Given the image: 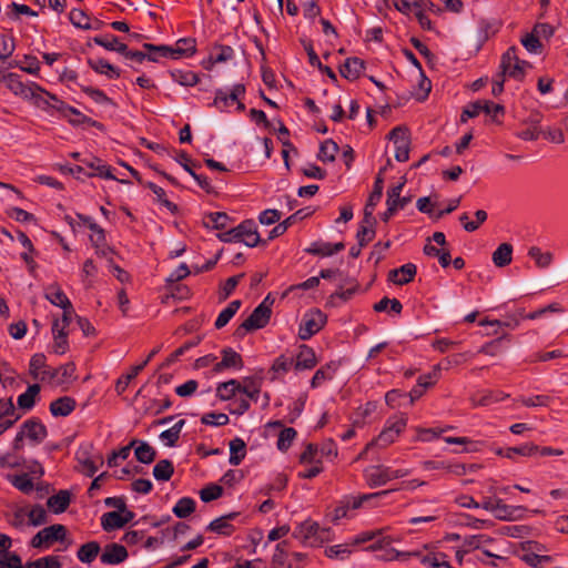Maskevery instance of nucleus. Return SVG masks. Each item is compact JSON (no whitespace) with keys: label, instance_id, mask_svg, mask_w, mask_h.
Here are the masks:
<instances>
[{"label":"nucleus","instance_id":"1","mask_svg":"<svg viewBox=\"0 0 568 568\" xmlns=\"http://www.w3.org/2000/svg\"><path fill=\"white\" fill-rule=\"evenodd\" d=\"M29 372L34 379L55 386L69 385L75 378V365L73 363L52 368L47 365L43 354H34L31 357Z\"/></svg>","mask_w":568,"mask_h":568},{"label":"nucleus","instance_id":"2","mask_svg":"<svg viewBox=\"0 0 568 568\" xmlns=\"http://www.w3.org/2000/svg\"><path fill=\"white\" fill-rule=\"evenodd\" d=\"M6 87L16 95L30 101L41 109L55 108L58 98L34 82L24 83L16 73L6 79Z\"/></svg>","mask_w":568,"mask_h":568},{"label":"nucleus","instance_id":"3","mask_svg":"<svg viewBox=\"0 0 568 568\" xmlns=\"http://www.w3.org/2000/svg\"><path fill=\"white\" fill-rule=\"evenodd\" d=\"M373 536L374 535H371L367 538H356L352 544H339L331 546L325 549V554L329 558L344 559L353 551L355 546L371 541V544L365 547V550L377 552L376 557L378 559L393 560L398 556V552L390 548L388 542H386L384 539L373 540Z\"/></svg>","mask_w":568,"mask_h":568},{"label":"nucleus","instance_id":"4","mask_svg":"<svg viewBox=\"0 0 568 568\" xmlns=\"http://www.w3.org/2000/svg\"><path fill=\"white\" fill-rule=\"evenodd\" d=\"M22 471L16 475H7V480L23 494L33 491L44 475L42 465L37 460H28L22 467Z\"/></svg>","mask_w":568,"mask_h":568},{"label":"nucleus","instance_id":"5","mask_svg":"<svg viewBox=\"0 0 568 568\" xmlns=\"http://www.w3.org/2000/svg\"><path fill=\"white\" fill-rule=\"evenodd\" d=\"M245 95V87L241 83H234L230 87L215 90L213 106L221 112L231 113L233 111H243L245 109L242 99Z\"/></svg>","mask_w":568,"mask_h":568},{"label":"nucleus","instance_id":"6","mask_svg":"<svg viewBox=\"0 0 568 568\" xmlns=\"http://www.w3.org/2000/svg\"><path fill=\"white\" fill-rule=\"evenodd\" d=\"M220 241L225 243H243L248 247H254L260 241L255 224L246 221L229 231L217 234Z\"/></svg>","mask_w":568,"mask_h":568},{"label":"nucleus","instance_id":"7","mask_svg":"<svg viewBox=\"0 0 568 568\" xmlns=\"http://www.w3.org/2000/svg\"><path fill=\"white\" fill-rule=\"evenodd\" d=\"M406 425L407 417L405 415L388 418L379 435L368 443L366 449L368 450L373 447L384 448L393 444L405 429Z\"/></svg>","mask_w":568,"mask_h":568},{"label":"nucleus","instance_id":"8","mask_svg":"<svg viewBox=\"0 0 568 568\" xmlns=\"http://www.w3.org/2000/svg\"><path fill=\"white\" fill-rule=\"evenodd\" d=\"M47 437L45 426L37 419L26 420L19 428L13 442L12 448L20 450L23 447L24 440L32 445L40 444Z\"/></svg>","mask_w":568,"mask_h":568},{"label":"nucleus","instance_id":"9","mask_svg":"<svg viewBox=\"0 0 568 568\" xmlns=\"http://www.w3.org/2000/svg\"><path fill=\"white\" fill-rule=\"evenodd\" d=\"M389 494V490H383L369 495H363L361 497H348L344 499L332 514H329V518L332 521L338 523L343 518H348L351 516V511L359 508L364 501L382 498Z\"/></svg>","mask_w":568,"mask_h":568},{"label":"nucleus","instance_id":"10","mask_svg":"<svg viewBox=\"0 0 568 568\" xmlns=\"http://www.w3.org/2000/svg\"><path fill=\"white\" fill-rule=\"evenodd\" d=\"M325 323L326 316L320 310L305 313L300 324L298 337L303 341L310 339L322 329Z\"/></svg>","mask_w":568,"mask_h":568},{"label":"nucleus","instance_id":"11","mask_svg":"<svg viewBox=\"0 0 568 568\" xmlns=\"http://www.w3.org/2000/svg\"><path fill=\"white\" fill-rule=\"evenodd\" d=\"M479 111H484V113L490 116L493 121H497V116L505 113V109L501 104L493 103L488 100H478L464 109L462 121L466 122L467 119L477 116Z\"/></svg>","mask_w":568,"mask_h":568},{"label":"nucleus","instance_id":"12","mask_svg":"<svg viewBox=\"0 0 568 568\" xmlns=\"http://www.w3.org/2000/svg\"><path fill=\"white\" fill-rule=\"evenodd\" d=\"M146 48L160 52L164 58L179 59L192 55L195 52V42L193 39H180L174 47L148 44Z\"/></svg>","mask_w":568,"mask_h":568},{"label":"nucleus","instance_id":"13","mask_svg":"<svg viewBox=\"0 0 568 568\" xmlns=\"http://www.w3.org/2000/svg\"><path fill=\"white\" fill-rule=\"evenodd\" d=\"M271 304L270 297L267 296L244 321L242 327L246 331L257 329L264 327L271 317Z\"/></svg>","mask_w":568,"mask_h":568},{"label":"nucleus","instance_id":"14","mask_svg":"<svg viewBox=\"0 0 568 568\" xmlns=\"http://www.w3.org/2000/svg\"><path fill=\"white\" fill-rule=\"evenodd\" d=\"M483 507L491 513L496 518L501 520H515L523 511L521 507H511L505 505L498 498H489L484 501Z\"/></svg>","mask_w":568,"mask_h":568},{"label":"nucleus","instance_id":"15","mask_svg":"<svg viewBox=\"0 0 568 568\" xmlns=\"http://www.w3.org/2000/svg\"><path fill=\"white\" fill-rule=\"evenodd\" d=\"M389 140L394 145L395 159L405 162L409 156V135L405 128L397 126L389 133Z\"/></svg>","mask_w":568,"mask_h":568},{"label":"nucleus","instance_id":"16","mask_svg":"<svg viewBox=\"0 0 568 568\" xmlns=\"http://www.w3.org/2000/svg\"><path fill=\"white\" fill-rule=\"evenodd\" d=\"M365 476L371 486H381L392 480L405 476L404 471L393 470L384 466H372L365 470Z\"/></svg>","mask_w":568,"mask_h":568},{"label":"nucleus","instance_id":"17","mask_svg":"<svg viewBox=\"0 0 568 568\" xmlns=\"http://www.w3.org/2000/svg\"><path fill=\"white\" fill-rule=\"evenodd\" d=\"M133 514L128 508L112 509L101 517V523L104 529H121L131 521Z\"/></svg>","mask_w":568,"mask_h":568},{"label":"nucleus","instance_id":"18","mask_svg":"<svg viewBox=\"0 0 568 568\" xmlns=\"http://www.w3.org/2000/svg\"><path fill=\"white\" fill-rule=\"evenodd\" d=\"M528 63L521 61L517 58L515 50L509 49L504 55L501 60L503 72L509 77L519 79L521 78L526 69L528 68Z\"/></svg>","mask_w":568,"mask_h":568},{"label":"nucleus","instance_id":"19","mask_svg":"<svg viewBox=\"0 0 568 568\" xmlns=\"http://www.w3.org/2000/svg\"><path fill=\"white\" fill-rule=\"evenodd\" d=\"M129 554L124 546L112 542L104 546L100 556L104 565H118L126 560Z\"/></svg>","mask_w":568,"mask_h":568},{"label":"nucleus","instance_id":"20","mask_svg":"<svg viewBox=\"0 0 568 568\" xmlns=\"http://www.w3.org/2000/svg\"><path fill=\"white\" fill-rule=\"evenodd\" d=\"M81 162L87 168H90L91 170H93L92 173L88 174L89 176L98 175V176L109 179V180H118L121 183H129L124 179H118L112 173L110 166L105 165L101 160H99L97 158H85V159H82Z\"/></svg>","mask_w":568,"mask_h":568},{"label":"nucleus","instance_id":"21","mask_svg":"<svg viewBox=\"0 0 568 568\" xmlns=\"http://www.w3.org/2000/svg\"><path fill=\"white\" fill-rule=\"evenodd\" d=\"M317 364V357L313 348L301 345L295 356L294 367L296 371L312 369Z\"/></svg>","mask_w":568,"mask_h":568},{"label":"nucleus","instance_id":"22","mask_svg":"<svg viewBox=\"0 0 568 568\" xmlns=\"http://www.w3.org/2000/svg\"><path fill=\"white\" fill-rule=\"evenodd\" d=\"M519 558L531 567H541L551 562L552 558L548 555L538 554L532 549L531 542L523 547Z\"/></svg>","mask_w":568,"mask_h":568},{"label":"nucleus","instance_id":"23","mask_svg":"<svg viewBox=\"0 0 568 568\" xmlns=\"http://www.w3.org/2000/svg\"><path fill=\"white\" fill-rule=\"evenodd\" d=\"M90 241L97 250V254L101 256H108L111 248L105 245L104 231L95 223L90 222Z\"/></svg>","mask_w":568,"mask_h":568},{"label":"nucleus","instance_id":"24","mask_svg":"<svg viewBox=\"0 0 568 568\" xmlns=\"http://www.w3.org/2000/svg\"><path fill=\"white\" fill-rule=\"evenodd\" d=\"M51 331L53 336V352L59 355L64 354L69 348L68 331L60 327V321L53 322Z\"/></svg>","mask_w":568,"mask_h":568},{"label":"nucleus","instance_id":"25","mask_svg":"<svg viewBox=\"0 0 568 568\" xmlns=\"http://www.w3.org/2000/svg\"><path fill=\"white\" fill-rule=\"evenodd\" d=\"M416 274V265L413 263H407L400 266L399 268L393 270L389 272L388 278L394 284L404 285L409 283Z\"/></svg>","mask_w":568,"mask_h":568},{"label":"nucleus","instance_id":"26","mask_svg":"<svg viewBox=\"0 0 568 568\" xmlns=\"http://www.w3.org/2000/svg\"><path fill=\"white\" fill-rule=\"evenodd\" d=\"M538 453V446L532 443H526L518 447H508L506 449L498 448L496 449V454L508 459H514L516 455H521L526 457H530Z\"/></svg>","mask_w":568,"mask_h":568},{"label":"nucleus","instance_id":"27","mask_svg":"<svg viewBox=\"0 0 568 568\" xmlns=\"http://www.w3.org/2000/svg\"><path fill=\"white\" fill-rule=\"evenodd\" d=\"M158 353V349H153L149 356L146 357V359L144 362H142L141 364L132 367L131 372L124 376H122L121 378L118 379L116 384H115V390L118 392V394H122L124 393V390L128 388L129 384L131 383V381L133 378L136 377V375L145 367V365L150 362V359Z\"/></svg>","mask_w":568,"mask_h":568},{"label":"nucleus","instance_id":"28","mask_svg":"<svg viewBox=\"0 0 568 568\" xmlns=\"http://www.w3.org/2000/svg\"><path fill=\"white\" fill-rule=\"evenodd\" d=\"M343 248L344 244L342 242L332 244L328 242L317 241L312 243L310 247L306 248V252L314 255L331 256Z\"/></svg>","mask_w":568,"mask_h":568},{"label":"nucleus","instance_id":"29","mask_svg":"<svg viewBox=\"0 0 568 568\" xmlns=\"http://www.w3.org/2000/svg\"><path fill=\"white\" fill-rule=\"evenodd\" d=\"M405 182H402L393 186L387 193V206H389V213H394L398 209H403L409 201L408 197H402V190Z\"/></svg>","mask_w":568,"mask_h":568},{"label":"nucleus","instance_id":"30","mask_svg":"<svg viewBox=\"0 0 568 568\" xmlns=\"http://www.w3.org/2000/svg\"><path fill=\"white\" fill-rule=\"evenodd\" d=\"M341 74L347 80H356L364 71V63L358 58H348L341 67Z\"/></svg>","mask_w":568,"mask_h":568},{"label":"nucleus","instance_id":"31","mask_svg":"<svg viewBox=\"0 0 568 568\" xmlns=\"http://www.w3.org/2000/svg\"><path fill=\"white\" fill-rule=\"evenodd\" d=\"M44 297L54 306L60 308L69 307L71 305L70 300L64 292L55 284L49 285L45 288Z\"/></svg>","mask_w":568,"mask_h":568},{"label":"nucleus","instance_id":"32","mask_svg":"<svg viewBox=\"0 0 568 568\" xmlns=\"http://www.w3.org/2000/svg\"><path fill=\"white\" fill-rule=\"evenodd\" d=\"M40 386L38 384L30 385L27 390L17 398L18 407L23 410H30L36 405L39 397Z\"/></svg>","mask_w":568,"mask_h":568},{"label":"nucleus","instance_id":"33","mask_svg":"<svg viewBox=\"0 0 568 568\" xmlns=\"http://www.w3.org/2000/svg\"><path fill=\"white\" fill-rule=\"evenodd\" d=\"M89 65L97 73L103 74L109 79H116L120 77V70L103 59H91L89 60Z\"/></svg>","mask_w":568,"mask_h":568},{"label":"nucleus","instance_id":"34","mask_svg":"<svg viewBox=\"0 0 568 568\" xmlns=\"http://www.w3.org/2000/svg\"><path fill=\"white\" fill-rule=\"evenodd\" d=\"M75 406V402L71 397H60L51 403L50 412L55 417L68 416Z\"/></svg>","mask_w":568,"mask_h":568},{"label":"nucleus","instance_id":"35","mask_svg":"<svg viewBox=\"0 0 568 568\" xmlns=\"http://www.w3.org/2000/svg\"><path fill=\"white\" fill-rule=\"evenodd\" d=\"M70 504V493L68 490H60L58 494L48 499V508L54 514H60L67 509Z\"/></svg>","mask_w":568,"mask_h":568},{"label":"nucleus","instance_id":"36","mask_svg":"<svg viewBox=\"0 0 568 568\" xmlns=\"http://www.w3.org/2000/svg\"><path fill=\"white\" fill-rule=\"evenodd\" d=\"M84 93L104 111H111L114 108L113 101L106 94L95 88L87 87L83 89Z\"/></svg>","mask_w":568,"mask_h":568},{"label":"nucleus","instance_id":"37","mask_svg":"<svg viewBox=\"0 0 568 568\" xmlns=\"http://www.w3.org/2000/svg\"><path fill=\"white\" fill-rule=\"evenodd\" d=\"M246 455L245 442L241 438H234L230 442V458L229 463L233 466H237L244 459Z\"/></svg>","mask_w":568,"mask_h":568},{"label":"nucleus","instance_id":"38","mask_svg":"<svg viewBox=\"0 0 568 568\" xmlns=\"http://www.w3.org/2000/svg\"><path fill=\"white\" fill-rule=\"evenodd\" d=\"M184 425H185V420L184 419H179L172 427H170L169 429L163 430L160 434V440L165 446H169V447L174 446L175 443L178 442L179 437H180L181 430L184 427Z\"/></svg>","mask_w":568,"mask_h":568},{"label":"nucleus","instance_id":"39","mask_svg":"<svg viewBox=\"0 0 568 568\" xmlns=\"http://www.w3.org/2000/svg\"><path fill=\"white\" fill-rule=\"evenodd\" d=\"M21 415L17 413V409L10 398L0 399V422H12V426L20 419Z\"/></svg>","mask_w":568,"mask_h":568},{"label":"nucleus","instance_id":"40","mask_svg":"<svg viewBox=\"0 0 568 568\" xmlns=\"http://www.w3.org/2000/svg\"><path fill=\"white\" fill-rule=\"evenodd\" d=\"M241 384L236 379H230L219 384L216 388V395L222 400H229L239 394Z\"/></svg>","mask_w":568,"mask_h":568},{"label":"nucleus","instance_id":"41","mask_svg":"<svg viewBox=\"0 0 568 568\" xmlns=\"http://www.w3.org/2000/svg\"><path fill=\"white\" fill-rule=\"evenodd\" d=\"M94 42L98 45H101L109 51H115L121 54L126 53V44L120 42L116 37H113V36L95 37Z\"/></svg>","mask_w":568,"mask_h":568},{"label":"nucleus","instance_id":"42","mask_svg":"<svg viewBox=\"0 0 568 568\" xmlns=\"http://www.w3.org/2000/svg\"><path fill=\"white\" fill-rule=\"evenodd\" d=\"M513 246L508 243L500 244L493 253V262L496 266L503 267L511 262Z\"/></svg>","mask_w":568,"mask_h":568},{"label":"nucleus","instance_id":"43","mask_svg":"<svg viewBox=\"0 0 568 568\" xmlns=\"http://www.w3.org/2000/svg\"><path fill=\"white\" fill-rule=\"evenodd\" d=\"M528 256L535 261L536 266L539 268H547L554 260L551 252H544L537 246L528 250Z\"/></svg>","mask_w":568,"mask_h":568},{"label":"nucleus","instance_id":"44","mask_svg":"<svg viewBox=\"0 0 568 568\" xmlns=\"http://www.w3.org/2000/svg\"><path fill=\"white\" fill-rule=\"evenodd\" d=\"M170 75L174 82L182 87H194L199 82V77L192 71L172 70Z\"/></svg>","mask_w":568,"mask_h":568},{"label":"nucleus","instance_id":"45","mask_svg":"<svg viewBox=\"0 0 568 568\" xmlns=\"http://www.w3.org/2000/svg\"><path fill=\"white\" fill-rule=\"evenodd\" d=\"M100 552V546L97 541H89L82 545L78 550V558L80 561L90 564Z\"/></svg>","mask_w":568,"mask_h":568},{"label":"nucleus","instance_id":"46","mask_svg":"<svg viewBox=\"0 0 568 568\" xmlns=\"http://www.w3.org/2000/svg\"><path fill=\"white\" fill-rule=\"evenodd\" d=\"M240 306H241V301L236 300V301L231 302L225 308H223L215 321V327L216 328L224 327L231 321V318L236 314Z\"/></svg>","mask_w":568,"mask_h":568},{"label":"nucleus","instance_id":"47","mask_svg":"<svg viewBox=\"0 0 568 568\" xmlns=\"http://www.w3.org/2000/svg\"><path fill=\"white\" fill-rule=\"evenodd\" d=\"M222 365H225L227 369L239 371L243 367V361L239 353L232 348H224L222 351Z\"/></svg>","mask_w":568,"mask_h":568},{"label":"nucleus","instance_id":"48","mask_svg":"<svg viewBox=\"0 0 568 568\" xmlns=\"http://www.w3.org/2000/svg\"><path fill=\"white\" fill-rule=\"evenodd\" d=\"M300 462L303 465H318L321 466L322 458L320 456V448L317 445L308 444L305 450L302 453L300 457Z\"/></svg>","mask_w":568,"mask_h":568},{"label":"nucleus","instance_id":"49","mask_svg":"<svg viewBox=\"0 0 568 568\" xmlns=\"http://www.w3.org/2000/svg\"><path fill=\"white\" fill-rule=\"evenodd\" d=\"M26 463L28 462L11 452H0V469H19Z\"/></svg>","mask_w":568,"mask_h":568},{"label":"nucleus","instance_id":"50","mask_svg":"<svg viewBox=\"0 0 568 568\" xmlns=\"http://www.w3.org/2000/svg\"><path fill=\"white\" fill-rule=\"evenodd\" d=\"M337 151V144L332 140H326L321 144L318 159L323 162H333Z\"/></svg>","mask_w":568,"mask_h":568},{"label":"nucleus","instance_id":"51","mask_svg":"<svg viewBox=\"0 0 568 568\" xmlns=\"http://www.w3.org/2000/svg\"><path fill=\"white\" fill-rule=\"evenodd\" d=\"M135 457L143 464H150L155 457L154 449L145 442L139 443L134 450Z\"/></svg>","mask_w":568,"mask_h":568},{"label":"nucleus","instance_id":"52","mask_svg":"<svg viewBox=\"0 0 568 568\" xmlns=\"http://www.w3.org/2000/svg\"><path fill=\"white\" fill-rule=\"evenodd\" d=\"M447 444H456L463 446L462 449L455 450L454 453H470L478 450V443L470 440L467 437H446Z\"/></svg>","mask_w":568,"mask_h":568},{"label":"nucleus","instance_id":"53","mask_svg":"<svg viewBox=\"0 0 568 568\" xmlns=\"http://www.w3.org/2000/svg\"><path fill=\"white\" fill-rule=\"evenodd\" d=\"M24 568H61V564L54 556H45L33 561H28Z\"/></svg>","mask_w":568,"mask_h":568},{"label":"nucleus","instance_id":"54","mask_svg":"<svg viewBox=\"0 0 568 568\" xmlns=\"http://www.w3.org/2000/svg\"><path fill=\"white\" fill-rule=\"evenodd\" d=\"M172 474H173V466L166 459L160 460L153 468V476L158 480H168V479H170Z\"/></svg>","mask_w":568,"mask_h":568},{"label":"nucleus","instance_id":"55","mask_svg":"<svg viewBox=\"0 0 568 568\" xmlns=\"http://www.w3.org/2000/svg\"><path fill=\"white\" fill-rule=\"evenodd\" d=\"M148 186L152 191V193L154 194L156 201L162 206H164L171 213H174L176 211V206L166 199L165 192H164V190L162 187L158 186L154 183H149Z\"/></svg>","mask_w":568,"mask_h":568},{"label":"nucleus","instance_id":"56","mask_svg":"<svg viewBox=\"0 0 568 568\" xmlns=\"http://www.w3.org/2000/svg\"><path fill=\"white\" fill-rule=\"evenodd\" d=\"M63 536L64 535H34L31 540V546L48 549L53 542L62 539Z\"/></svg>","mask_w":568,"mask_h":568},{"label":"nucleus","instance_id":"57","mask_svg":"<svg viewBox=\"0 0 568 568\" xmlns=\"http://www.w3.org/2000/svg\"><path fill=\"white\" fill-rule=\"evenodd\" d=\"M0 568H24V566L22 565L20 556L9 550L4 554H0Z\"/></svg>","mask_w":568,"mask_h":568},{"label":"nucleus","instance_id":"58","mask_svg":"<svg viewBox=\"0 0 568 568\" xmlns=\"http://www.w3.org/2000/svg\"><path fill=\"white\" fill-rule=\"evenodd\" d=\"M194 509V500L191 498H181L173 507V513L180 517L189 516Z\"/></svg>","mask_w":568,"mask_h":568},{"label":"nucleus","instance_id":"59","mask_svg":"<svg viewBox=\"0 0 568 568\" xmlns=\"http://www.w3.org/2000/svg\"><path fill=\"white\" fill-rule=\"evenodd\" d=\"M333 377V367L332 365H327L316 371L314 376L311 379V386L313 388L320 387L324 382L331 379Z\"/></svg>","mask_w":568,"mask_h":568},{"label":"nucleus","instance_id":"60","mask_svg":"<svg viewBox=\"0 0 568 568\" xmlns=\"http://www.w3.org/2000/svg\"><path fill=\"white\" fill-rule=\"evenodd\" d=\"M394 6L399 12H402L404 14H409L413 11V9H416V11L418 9H422L424 6V1L423 0H394Z\"/></svg>","mask_w":568,"mask_h":568},{"label":"nucleus","instance_id":"61","mask_svg":"<svg viewBox=\"0 0 568 568\" xmlns=\"http://www.w3.org/2000/svg\"><path fill=\"white\" fill-rule=\"evenodd\" d=\"M239 394H243L247 398L256 402L260 394V385L254 379L247 378L244 381V385L241 384Z\"/></svg>","mask_w":568,"mask_h":568},{"label":"nucleus","instance_id":"62","mask_svg":"<svg viewBox=\"0 0 568 568\" xmlns=\"http://www.w3.org/2000/svg\"><path fill=\"white\" fill-rule=\"evenodd\" d=\"M295 436H296V432L294 428L288 427V428L283 429L278 435L277 448L282 452L287 450L290 448V446L292 445Z\"/></svg>","mask_w":568,"mask_h":568},{"label":"nucleus","instance_id":"63","mask_svg":"<svg viewBox=\"0 0 568 568\" xmlns=\"http://www.w3.org/2000/svg\"><path fill=\"white\" fill-rule=\"evenodd\" d=\"M444 558L445 556L443 554L426 555L420 558V561L424 565H427L429 568H452V566Z\"/></svg>","mask_w":568,"mask_h":568},{"label":"nucleus","instance_id":"64","mask_svg":"<svg viewBox=\"0 0 568 568\" xmlns=\"http://www.w3.org/2000/svg\"><path fill=\"white\" fill-rule=\"evenodd\" d=\"M229 223V216L222 212L210 213L206 216L205 224L214 229H225Z\"/></svg>","mask_w":568,"mask_h":568}]
</instances>
